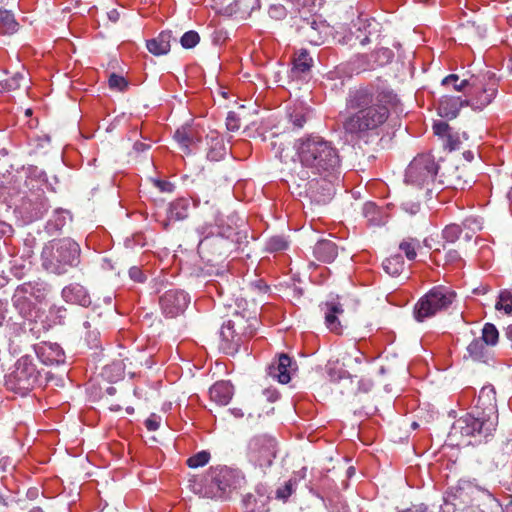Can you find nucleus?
<instances>
[{"label": "nucleus", "instance_id": "39", "mask_svg": "<svg viewBox=\"0 0 512 512\" xmlns=\"http://www.w3.org/2000/svg\"><path fill=\"white\" fill-rule=\"evenodd\" d=\"M419 247V242L415 239L403 240L399 244V249L404 252L408 260H414L417 256L416 249Z\"/></svg>", "mask_w": 512, "mask_h": 512}, {"label": "nucleus", "instance_id": "13", "mask_svg": "<svg viewBox=\"0 0 512 512\" xmlns=\"http://www.w3.org/2000/svg\"><path fill=\"white\" fill-rule=\"evenodd\" d=\"M437 170L438 165L434 158L429 154H421L408 165L405 180L409 184L423 186L434 180Z\"/></svg>", "mask_w": 512, "mask_h": 512}, {"label": "nucleus", "instance_id": "21", "mask_svg": "<svg viewBox=\"0 0 512 512\" xmlns=\"http://www.w3.org/2000/svg\"><path fill=\"white\" fill-rule=\"evenodd\" d=\"M210 399L220 406H226L234 395V387L228 381H218L209 390Z\"/></svg>", "mask_w": 512, "mask_h": 512}, {"label": "nucleus", "instance_id": "26", "mask_svg": "<svg viewBox=\"0 0 512 512\" xmlns=\"http://www.w3.org/2000/svg\"><path fill=\"white\" fill-rule=\"evenodd\" d=\"M208 145L207 159L210 161H220L226 155V147L223 138L217 132H210L206 136Z\"/></svg>", "mask_w": 512, "mask_h": 512}, {"label": "nucleus", "instance_id": "44", "mask_svg": "<svg viewBox=\"0 0 512 512\" xmlns=\"http://www.w3.org/2000/svg\"><path fill=\"white\" fill-rule=\"evenodd\" d=\"M109 87L113 90L124 91L128 87V82L123 76L112 73L108 80Z\"/></svg>", "mask_w": 512, "mask_h": 512}, {"label": "nucleus", "instance_id": "17", "mask_svg": "<svg viewBox=\"0 0 512 512\" xmlns=\"http://www.w3.org/2000/svg\"><path fill=\"white\" fill-rule=\"evenodd\" d=\"M12 303L19 314L28 318L32 315L34 310V303L32 301V291L30 285L18 286L12 296Z\"/></svg>", "mask_w": 512, "mask_h": 512}, {"label": "nucleus", "instance_id": "30", "mask_svg": "<svg viewBox=\"0 0 512 512\" xmlns=\"http://www.w3.org/2000/svg\"><path fill=\"white\" fill-rule=\"evenodd\" d=\"M467 354L464 359H471L474 362H486L488 358V349L485 343L480 339H474L466 348Z\"/></svg>", "mask_w": 512, "mask_h": 512}, {"label": "nucleus", "instance_id": "48", "mask_svg": "<svg viewBox=\"0 0 512 512\" xmlns=\"http://www.w3.org/2000/svg\"><path fill=\"white\" fill-rule=\"evenodd\" d=\"M421 205L419 201H412L410 199L402 202V209L410 215H415L420 211Z\"/></svg>", "mask_w": 512, "mask_h": 512}, {"label": "nucleus", "instance_id": "18", "mask_svg": "<svg viewBox=\"0 0 512 512\" xmlns=\"http://www.w3.org/2000/svg\"><path fill=\"white\" fill-rule=\"evenodd\" d=\"M308 191L317 203H327L334 195V186L327 177L322 176L320 180L313 178L308 182Z\"/></svg>", "mask_w": 512, "mask_h": 512}, {"label": "nucleus", "instance_id": "16", "mask_svg": "<svg viewBox=\"0 0 512 512\" xmlns=\"http://www.w3.org/2000/svg\"><path fill=\"white\" fill-rule=\"evenodd\" d=\"M472 224H477L475 219H466L461 225H447L442 232L443 239L446 243L459 241L458 247L461 249L462 244L470 242L474 236L475 231L471 227Z\"/></svg>", "mask_w": 512, "mask_h": 512}, {"label": "nucleus", "instance_id": "49", "mask_svg": "<svg viewBox=\"0 0 512 512\" xmlns=\"http://www.w3.org/2000/svg\"><path fill=\"white\" fill-rule=\"evenodd\" d=\"M433 131L435 135L446 138L451 133V128L446 122L440 121L433 125Z\"/></svg>", "mask_w": 512, "mask_h": 512}, {"label": "nucleus", "instance_id": "28", "mask_svg": "<svg viewBox=\"0 0 512 512\" xmlns=\"http://www.w3.org/2000/svg\"><path fill=\"white\" fill-rule=\"evenodd\" d=\"M337 255V245L331 240H319L314 246V256L321 262L331 263Z\"/></svg>", "mask_w": 512, "mask_h": 512}, {"label": "nucleus", "instance_id": "7", "mask_svg": "<svg viewBox=\"0 0 512 512\" xmlns=\"http://www.w3.org/2000/svg\"><path fill=\"white\" fill-rule=\"evenodd\" d=\"M80 247L70 238L53 239L41 252L42 266L48 272L64 274L79 263Z\"/></svg>", "mask_w": 512, "mask_h": 512}, {"label": "nucleus", "instance_id": "29", "mask_svg": "<svg viewBox=\"0 0 512 512\" xmlns=\"http://www.w3.org/2000/svg\"><path fill=\"white\" fill-rule=\"evenodd\" d=\"M20 29V24L14 13L6 8H0V34L13 35Z\"/></svg>", "mask_w": 512, "mask_h": 512}, {"label": "nucleus", "instance_id": "41", "mask_svg": "<svg viewBox=\"0 0 512 512\" xmlns=\"http://www.w3.org/2000/svg\"><path fill=\"white\" fill-rule=\"evenodd\" d=\"M200 42V35L194 30L185 32L180 38V44L184 49H192Z\"/></svg>", "mask_w": 512, "mask_h": 512}, {"label": "nucleus", "instance_id": "43", "mask_svg": "<svg viewBox=\"0 0 512 512\" xmlns=\"http://www.w3.org/2000/svg\"><path fill=\"white\" fill-rule=\"evenodd\" d=\"M296 484V480H288L285 482L283 486H280L276 490V498L282 501H287V499L292 495L294 489L293 486Z\"/></svg>", "mask_w": 512, "mask_h": 512}, {"label": "nucleus", "instance_id": "56", "mask_svg": "<svg viewBox=\"0 0 512 512\" xmlns=\"http://www.w3.org/2000/svg\"><path fill=\"white\" fill-rule=\"evenodd\" d=\"M269 14L275 18H282L285 16V8L282 5H272Z\"/></svg>", "mask_w": 512, "mask_h": 512}, {"label": "nucleus", "instance_id": "5", "mask_svg": "<svg viewBox=\"0 0 512 512\" xmlns=\"http://www.w3.org/2000/svg\"><path fill=\"white\" fill-rule=\"evenodd\" d=\"M244 475L226 465L211 466L199 481H191L192 491L200 497L227 500L245 484Z\"/></svg>", "mask_w": 512, "mask_h": 512}, {"label": "nucleus", "instance_id": "55", "mask_svg": "<svg viewBox=\"0 0 512 512\" xmlns=\"http://www.w3.org/2000/svg\"><path fill=\"white\" fill-rule=\"evenodd\" d=\"M446 263L455 264L461 261V255L458 250L449 249L445 255Z\"/></svg>", "mask_w": 512, "mask_h": 512}, {"label": "nucleus", "instance_id": "31", "mask_svg": "<svg viewBox=\"0 0 512 512\" xmlns=\"http://www.w3.org/2000/svg\"><path fill=\"white\" fill-rule=\"evenodd\" d=\"M269 497L263 494H248L244 499V504L250 512H268Z\"/></svg>", "mask_w": 512, "mask_h": 512}, {"label": "nucleus", "instance_id": "2", "mask_svg": "<svg viewBox=\"0 0 512 512\" xmlns=\"http://www.w3.org/2000/svg\"><path fill=\"white\" fill-rule=\"evenodd\" d=\"M496 391L493 386H484L479 392L472 411L452 424L448 433L451 445H476L492 437L498 426Z\"/></svg>", "mask_w": 512, "mask_h": 512}, {"label": "nucleus", "instance_id": "15", "mask_svg": "<svg viewBox=\"0 0 512 512\" xmlns=\"http://www.w3.org/2000/svg\"><path fill=\"white\" fill-rule=\"evenodd\" d=\"M190 303V296L184 290L170 289L159 298L162 313L167 318H175L181 315Z\"/></svg>", "mask_w": 512, "mask_h": 512}, {"label": "nucleus", "instance_id": "1", "mask_svg": "<svg viewBox=\"0 0 512 512\" xmlns=\"http://www.w3.org/2000/svg\"><path fill=\"white\" fill-rule=\"evenodd\" d=\"M346 111L342 124L345 134L351 139L365 142L381 134L390 116L389 108L382 103L374 89L366 86L349 90Z\"/></svg>", "mask_w": 512, "mask_h": 512}, {"label": "nucleus", "instance_id": "54", "mask_svg": "<svg viewBox=\"0 0 512 512\" xmlns=\"http://www.w3.org/2000/svg\"><path fill=\"white\" fill-rule=\"evenodd\" d=\"M375 54L381 59V65L389 62L393 57V52L389 48H380Z\"/></svg>", "mask_w": 512, "mask_h": 512}, {"label": "nucleus", "instance_id": "25", "mask_svg": "<svg viewBox=\"0 0 512 512\" xmlns=\"http://www.w3.org/2000/svg\"><path fill=\"white\" fill-rule=\"evenodd\" d=\"M189 200L179 198L171 202L167 208V221L163 223L164 228L167 229L170 222L181 221L188 217Z\"/></svg>", "mask_w": 512, "mask_h": 512}, {"label": "nucleus", "instance_id": "52", "mask_svg": "<svg viewBox=\"0 0 512 512\" xmlns=\"http://www.w3.org/2000/svg\"><path fill=\"white\" fill-rule=\"evenodd\" d=\"M461 141L458 136L453 135L452 133L448 134L445 141V147H447L450 151L457 150L460 148Z\"/></svg>", "mask_w": 512, "mask_h": 512}, {"label": "nucleus", "instance_id": "62", "mask_svg": "<svg viewBox=\"0 0 512 512\" xmlns=\"http://www.w3.org/2000/svg\"><path fill=\"white\" fill-rule=\"evenodd\" d=\"M376 210V205L374 203H366L364 206V213L367 216L369 213H372Z\"/></svg>", "mask_w": 512, "mask_h": 512}, {"label": "nucleus", "instance_id": "35", "mask_svg": "<svg viewBox=\"0 0 512 512\" xmlns=\"http://www.w3.org/2000/svg\"><path fill=\"white\" fill-rule=\"evenodd\" d=\"M313 59L310 57L306 50H301L297 57L294 59V66L292 73H305L312 67Z\"/></svg>", "mask_w": 512, "mask_h": 512}, {"label": "nucleus", "instance_id": "32", "mask_svg": "<svg viewBox=\"0 0 512 512\" xmlns=\"http://www.w3.org/2000/svg\"><path fill=\"white\" fill-rule=\"evenodd\" d=\"M382 267L388 275L399 276L404 270L403 258L400 254L392 255L383 261Z\"/></svg>", "mask_w": 512, "mask_h": 512}, {"label": "nucleus", "instance_id": "20", "mask_svg": "<svg viewBox=\"0 0 512 512\" xmlns=\"http://www.w3.org/2000/svg\"><path fill=\"white\" fill-rule=\"evenodd\" d=\"M376 24L375 20L359 19L357 23L354 24L355 31L351 30L350 35L346 36V43L351 46L355 45L356 41L362 46L368 44L370 42V36L372 35L370 28Z\"/></svg>", "mask_w": 512, "mask_h": 512}, {"label": "nucleus", "instance_id": "11", "mask_svg": "<svg viewBox=\"0 0 512 512\" xmlns=\"http://www.w3.org/2000/svg\"><path fill=\"white\" fill-rule=\"evenodd\" d=\"M471 85L466 97V106L474 110H482L491 103L496 95V83L490 80L488 74L472 75Z\"/></svg>", "mask_w": 512, "mask_h": 512}, {"label": "nucleus", "instance_id": "9", "mask_svg": "<svg viewBox=\"0 0 512 512\" xmlns=\"http://www.w3.org/2000/svg\"><path fill=\"white\" fill-rule=\"evenodd\" d=\"M278 442L270 434L263 433L251 437L246 445L245 460L254 469L265 473L270 468L277 456Z\"/></svg>", "mask_w": 512, "mask_h": 512}, {"label": "nucleus", "instance_id": "59", "mask_svg": "<svg viewBox=\"0 0 512 512\" xmlns=\"http://www.w3.org/2000/svg\"><path fill=\"white\" fill-rule=\"evenodd\" d=\"M264 394L267 395V399L270 402H275L279 397V394L275 390H265Z\"/></svg>", "mask_w": 512, "mask_h": 512}, {"label": "nucleus", "instance_id": "34", "mask_svg": "<svg viewBox=\"0 0 512 512\" xmlns=\"http://www.w3.org/2000/svg\"><path fill=\"white\" fill-rule=\"evenodd\" d=\"M173 138L178 143L182 152L190 154V145L192 144L193 138L189 129L185 127L177 129Z\"/></svg>", "mask_w": 512, "mask_h": 512}, {"label": "nucleus", "instance_id": "58", "mask_svg": "<svg viewBox=\"0 0 512 512\" xmlns=\"http://www.w3.org/2000/svg\"><path fill=\"white\" fill-rule=\"evenodd\" d=\"M251 285L254 286L260 293H266L269 289V287L262 280H257L251 283Z\"/></svg>", "mask_w": 512, "mask_h": 512}, {"label": "nucleus", "instance_id": "22", "mask_svg": "<svg viewBox=\"0 0 512 512\" xmlns=\"http://www.w3.org/2000/svg\"><path fill=\"white\" fill-rule=\"evenodd\" d=\"M466 105V98L461 99L455 96H443L439 102L438 113L441 117L454 119L457 117L461 107Z\"/></svg>", "mask_w": 512, "mask_h": 512}, {"label": "nucleus", "instance_id": "38", "mask_svg": "<svg viewBox=\"0 0 512 512\" xmlns=\"http://www.w3.org/2000/svg\"><path fill=\"white\" fill-rule=\"evenodd\" d=\"M210 458L211 454L206 450H202L189 457L186 461V464L188 467L196 469L205 466L210 461Z\"/></svg>", "mask_w": 512, "mask_h": 512}, {"label": "nucleus", "instance_id": "53", "mask_svg": "<svg viewBox=\"0 0 512 512\" xmlns=\"http://www.w3.org/2000/svg\"><path fill=\"white\" fill-rule=\"evenodd\" d=\"M129 276L132 280L138 283H143L146 280L144 273L137 266H133L129 269Z\"/></svg>", "mask_w": 512, "mask_h": 512}, {"label": "nucleus", "instance_id": "42", "mask_svg": "<svg viewBox=\"0 0 512 512\" xmlns=\"http://www.w3.org/2000/svg\"><path fill=\"white\" fill-rule=\"evenodd\" d=\"M288 248V242L283 236H272L266 243V249L270 252H277L286 250Z\"/></svg>", "mask_w": 512, "mask_h": 512}, {"label": "nucleus", "instance_id": "50", "mask_svg": "<svg viewBox=\"0 0 512 512\" xmlns=\"http://www.w3.org/2000/svg\"><path fill=\"white\" fill-rule=\"evenodd\" d=\"M161 417L156 414H151L145 420V426L149 431H156L160 427Z\"/></svg>", "mask_w": 512, "mask_h": 512}, {"label": "nucleus", "instance_id": "46", "mask_svg": "<svg viewBox=\"0 0 512 512\" xmlns=\"http://www.w3.org/2000/svg\"><path fill=\"white\" fill-rule=\"evenodd\" d=\"M240 126V118L238 117V115L233 111L228 112L226 117L227 129L229 131L235 132L239 130Z\"/></svg>", "mask_w": 512, "mask_h": 512}, {"label": "nucleus", "instance_id": "14", "mask_svg": "<svg viewBox=\"0 0 512 512\" xmlns=\"http://www.w3.org/2000/svg\"><path fill=\"white\" fill-rule=\"evenodd\" d=\"M297 33L302 42L319 46L325 43L330 33V27L316 16H311L301 20Z\"/></svg>", "mask_w": 512, "mask_h": 512}, {"label": "nucleus", "instance_id": "40", "mask_svg": "<svg viewBox=\"0 0 512 512\" xmlns=\"http://www.w3.org/2000/svg\"><path fill=\"white\" fill-rule=\"evenodd\" d=\"M495 308L503 310L507 315L512 314V294L508 291L501 292Z\"/></svg>", "mask_w": 512, "mask_h": 512}, {"label": "nucleus", "instance_id": "63", "mask_svg": "<svg viewBox=\"0 0 512 512\" xmlns=\"http://www.w3.org/2000/svg\"><path fill=\"white\" fill-rule=\"evenodd\" d=\"M230 412L236 417V418H242L244 416V412L240 408H233L230 409Z\"/></svg>", "mask_w": 512, "mask_h": 512}, {"label": "nucleus", "instance_id": "8", "mask_svg": "<svg viewBox=\"0 0 512 512\" xmlns=\"http://www.w3.org/2000/svg\"><path fill=\"white\" fill-rule=\"evenodd\" d=\"M257 323L256 317L246 318L240 313L233 314L220 329L221 349L231 355L238 352L244 341L255 333Z\"/></svg>", "mask_w": 512, "mask_h": 512}, {"label": "nucleus", "instance_id": "60", "mask_svg": "<svg viewBox=\"0 0 512 512\" xmlns=\"http://www.w3.org/2000/svg\"><path fill=\"white\" fill-rule=\"evenodd\" d=\"M134 150L136 152H143V151H146L150 148V145L149 144H145V143H142V142H136L133 146Z\"/></svg>", "mask_w": 512, "mask_h": 512}, {"label": "nucleus", "instance_id": "23", "mask_svg": "<svg viewBox=\"0 0 512 512\" xmlns=\"http://www.w3.org/2000/svg\"><path fill=\"white\" fill-rule=\"evenodd\" d=\"M292 359L287 354H281L278 360L269 367V374L282 384H287L291 380L290 367Z\"/></svg>", "mask_w": 512, "mask_h": 512}, {"label": "nucleus", "instance_id": "61", "mask_svg": "<svg viewBox=\"0 0 512 512\" xmlns=\"http://www.w3.org/2000/svg\"><path fill=\"white\" fill-rule=\"evenodd\" d=\"M108 18L109 20H111L112 22H117L120 18V13L118 12L117 9H112L108 12Z\"/></svg>", "mask_w": 512, "mask_h": 512}, {"label": "nucleus", "instance_id": "45", "mask_svg": "<svg viewBox=\"0 0 512 512\" xmlns=\"http://www.w3.org/2000/svg\"><path fill=\"white\" fill-rule=\"evenodd\" d=\"M24 80L23 74L17 72L12 77L5 80L3 88L11 91L20 88L21 82Z\"/></svg>", "mask_w": 512, "mask_h": 512}, {"label": "nucleus", "instance_id": "19", "mask_svg": "<svg viewBox=\"0 0 512 512\" xmlns=\"http://www.w3.org/2000/svg\"><path fill=\"white\" fill-rule=\"evenodd\" d=\"M320 308L324 312L327 328L334 333L340 334L342 332V325L338 316L344 312L342 305L338 301L332 300L322 303Z\"/></svg>", "mask_w": 512, "mask_h": 512}, {"label": "nucleus", "instance_id": "51", "mask_svg": "<svg viewBox=\"0 0 512 512\" xmlns=\"http://www.w3.org/2000/svg\"><path fill=\"white\" fill-rule=\"evenodd\" d=\"M83 326L84 328L87 330L86 332V340L89 344H95V342L97 341V338H98V331H97V328H95L94 330L90 331V328H91V323L89 321H85L83 323Z\"/></svg>", "mask_w": 512, "mask_h": 512}, {"label": "nucleus", "instance_id": "10", "mask_svg": "<svg viewBox=\"0 0 512 512\" xmlns=\"http://www.w3.org/2000/svg\"><path fill=\"white\" fill-rule=\"evenodd\" d=\"M455 292L445 286L433 287L421 297L414 307V317L418 322H423L442 310H446L455 299Z\"/></svg>", "mask_w": 512, "mask_h": 512}, {"label": "nucleus", "instance_id": "3", "mask_svg": "<svg viewBox=\"0 0 512 512\" xmlns=\"http://www.w3.org/2000/svg\"><path fill=\"white\" fill-rule=\"evenodd\" d=\"M295 148L302 169L299 176L302 180L311 176L329 177L338 172L340 156L332 142L318 135L300 138Z\"/></svg>", "mask_w": 512, "mask_h": 512}, {"label": "nucleus", "instance_id": "37", "mask_svg": "<svg viewBox=\"0 0 512 512\" xmlns=\"http://www.w3.org/2000/svg\"><path fill=\"white\" fill-rule=\"evenodd\" d=\"M480 339L486 346H495L499 340V332L496 326L492 323H485L482 328V335Z\"/></svg>", "mask_w": 512, "mask_h": 512}, {"label": "nucleus", "instance_id": "57", "mask_svg": "<svg viewBox=\"0 0 512 512\" xmlns=\"http://www.w3.org/2000/svg\"><path fill=\"white\" fill-rule=\"evenodd\" d=\"M155 186L162 192H172L173 191V184L167 181L162 180H155L154 181Z\"/></svg>", "mask_w": 512, "mask_h": 512}, {"label": "nucleus", "instance_id": "64", "mask_svg": "<svg viewBox=\"0 0 512 512\" xmlns=\"http://www.w3.org/2000/svg\"><path fill=\"white\" fill-rule=\"evenodd\" d=\"M505 336L512 341V324L505 329Z\"/></svg>", "mask_w": 512, "mask_h": 512}, {"label": "nucleus", "instance_id": "4", "mask_svg": "<svg viewBox=\"0 0 512 512\" xmlns=\"http://www.w3.org/2000/svg\"><path fill=\"white\" fill-rule=\"evenodd\" d=\"M46 174L38 167L30 166L18 171L14 177L13 190L19 208L30 219H38L48 209L45 196Z\"/></svg>", "mask_w": 512, "mask_h": 512}, {"label": "nucleus", "instance_id": "36", "mask_svg": "<svg viewBox=\"0 0 512 512\" xmlns=\"http://www.w3.org/2000/svg\"><path fill=\"white\" fill-rule=\"evenodd\" d=\"M470 81H472V76H470L467 79L459 80L458 75L450 74L442 80V85L447 86V87L452 86L453 89L456 91L465 90L468 93L470 85H471Z\"/></svg>", "mask_w": 512, "mask_h": 512}, {"label": "nucleus", "instance_id": "12", "mask_svg": "<svg viewBox=\"0 0 512 512\" xmlns=\"http://www.w3.org/2000/svg\"><path fill=\"white\" fill-rule=\"evenodd\" d=\"M234 246V240L221 233L203 238L198 244V254L203 261L214 264L226 257Z\"/></svg>", "mask_w": 512, "mask_h": 512}, {"label": "nucleus", "instance_id": "6", "mask_svg": "<svg viewBox=\"0 0 512 512\" xmlns=\"http://www.w3.org/2000/svg\"><path fill=\"white\" fill-rule=\"evenodd\" d=\"M45 381L44 368L40 363L38 352L35 356H21L5 376L6 388L20 395H26Z\"/></svg>", "mask_w": 512, "mask_h": 512}, {"label": "nucleus", "instance_id": "27", "mask_svg": "<svg viewBox=\"0 0 512 512\" xmlns=\"http://www.w3.org/2000/svg\"><path fill=\"white\" fill-rule=\"evenodd\" d=\"M63 296L68 302L87 307L91 304L87 290L80 284H71L63 289Z\"/></svg>", "mask_w": 512, "mask_h": 512}, {"label": "nucleus", "instance_id": "47", "mask_svg": "<svg viewBox=\"0 0 512 512\" xmlns=\"http://www.w3.org/2000/svg\"><path fill=\"white\" fill-rule=\"evenodd\" d=\"M290 122L296 129H301L306 123V117L302 112H293L289 116Z\"/></svg>", "mask_w": 512, "mask_h": 512}, {"label": "nucleus", "instance_id": "33", "mask_svg": "<svg viewBox=\"0 0 512 512\" xmlns=\"http://www.w3.org/2000/svg\"><path fill=\"white\" fill-rule=\"evenodd\" d=\"M362 359H363L362 355H358L355 357L348 355L344 359L345 362L343 363V366L346 368H350L351 371L348 369H345L342 371L343 375H346L348 378L358 377L362 373V367H361Z\"/></svg>", "mask_w": 512, "mask_h": 512}, {"label": "nucleus", "instance_id": "24", "mask_svg": "<svg viewBox=\"0 0 512 512\" xmlns=\"http://www.w3.org/2000/svg\"><path fill=\"white\" fill-rule=\"evenodd\" d=\"M172 39L171 31H162L156 38L147 40L146 47L155 56L166 55L171 49Z\"/></svg>", "mask_w": 512, "mask_h": 512}]
</instances>
